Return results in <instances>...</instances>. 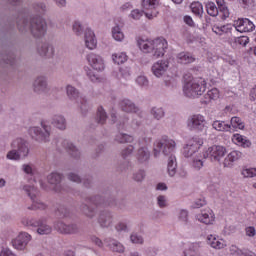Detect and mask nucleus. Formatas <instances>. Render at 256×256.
<instances>
[{"instance_id":"nucleus-18","label":"nucleus","mask_w":256,"mask_h":256,"mask_svg":"<svg viewBox=\"0 0 256 256\" xmlns=\"http://www.w3.org/2000/svg\"><path fill=\"white\" fill-rule=\"evenodd\" d=\"M47 180L50 185H53V189L56 193H61V191H63V187L61 186L63 176L60 173H51L50 175L47 176Z\"/></svg>"},{"instance_id":"nucleus-39","label":"nucleus","mask_w":256,"mask_h":256,"mask_svg":"<svg viewBox=\"0 0 256 256\" xmlns=\"http://www.w3.org/2000/svg\"><path fill=\"white\" fill-rule=\"evenodd\" d=\"M206 9L210 17H217L219 15V8H217V5H215L214 2H208L206 4Z\"/></svg>"},{"instance_id":"nucleus-25","label":"nucleus","mask_w":256,"mask_h":256,"mask_svg":"<svg viewBox=\"0 0 256 256\" xmlns=\"http://www.w3.org/2000/svg\"><path fill=\"white\" fill-rule=\"evenodd\" d=\"M50 123L53 127L59 129V131H65L67 129V119L61 114L52 116Z\"/></svg>"},{"instance_id":"nucleus-24","label":"nucleus","mask_w":256,"mask_h":256,"mask_svg":"<svg viewBox=\"0 0 256 256\" xmlns=\"http://www.w3.org/2000/svg\"><path fill=\"white\" fill-rule=\"evenodd\" d=\"M62 147L74 159H79L81 157V150H79V148H77V146H75L72 142H69V140H63Z\"/></svg>"},{"instance_id":"nucleus-41","label":"nucleus","mask_w":256,"mask_h":256,"mask_svg":"<svg viewBox=\"0 0 256 256\" xmlns=\"http://www.w3.org/2000/svg\"><path fill=\"white\" fill-rule=\"evenodd\" d=\"M66 93L69 99H72V100L79 99V90H77V88H75L74 86L67 85Z\"/></svg>"},{"instance_id":"nucleus-13","label":"nucleus","mask_w":256,"mask_h":256,"mask_svg":"<svg viewBox=\"0 0 256 256\" xmlns=\"http://www.w3.org/2000/svg\"><path fill=\"white\" fill-rule=\"evenodd\" d=\"M113 213L109 210H102L99 212L98 214V224L100 225V227H102V229H107L108 227H111V225H113Z\"/></svg>"},{"instance_id":"nucleus-63","label":"nucleus","mask_w":256,"mask_h":256,"mask_svg":"<svg viewBox=\"0 0 256 256\" xmlns=\"http://www.w3.org/2000/svg\"><path fill=\"white\" fill-rule=\"evenodd\" d=\"M22 170L24 173H26V175H33V165L31 164H23Z\"/></svg>"},{"instance_id":"nucleus-20","label":"nucleus","mask_w":256,"mask_h":256,"mask_svg":"<svg viewBox=\"0 0 256 256\" xmlns=\"http://www.w3.org/2000/svg\"><path fill=\"white\" fill-rule=\"evenodd\" d=\"M87 60L89 65L95 69V71H103L105 69V63L103 62V58L97 54H89L87 56Z\"/></svg>"},{"instance_id":"nucleus-42","label":"nucleus","mask_w":256,"mask_h":256,"mask_svg":"<svg viewBox=\"0 0 256 256\" xmlns=\"http://www.w3.org/2000/svg\"><path fill=\"white\" fill-rule=\"evenodd\" d=\"M56 215L60 217V219H64V217L71 215V211L65 205H60L56 210Z\"/></svg>"},{"instance_id":"nucleus-5","label":"nucleus","mask_w":256,"mask_h":256,"mask_svg":"<svg viewBox=\"0 0 256 256\" xmlns=\"http://www.w3.org/2000/svg\"><path fill=\"white\" fill-rule=\"evenodd\" d=\"M207 89V82L204 79L200 78L197 81H191L184 85V95L189 99H195L205 93Z\"/></svg>"},{"instance_id":"nucleus-61","label":"nucleus","mask_w":256,"mask_h":256,"mask_svg":"<svg viewBox=\"0 0 256 256\" xmlns=\"http://www.w3.org/2000/svg\"><path fill=\"white\" fill-rule=\"evenodd\" d=\"M225 29H226V26H217V25L212 26L213 33L219 36L223 35V33H226Z\"/></svg>"},{"instance_id":"nucleus-3","label":"nucleus","mask_w":256,"mask_h":256,"mask_svg":"<svg viewBox=\"0 0 256 256\" xmlns=\"http://www.w3.org/2000/svg\"><path fill=\"white\" fill-rule=\"evenodd\" d=\"M53 131V127L45 121L42 120L39 126H33L29 128V135L37 141L38 143H49L51 141V133Z\"/></svg>"},{"instance_id":"nucleus-32","label":"nucleus","mask_w":256,"mask_h":256,"mask_svg":"<svg viewBox=\"0 0 256 256\" xmlns=\"http://www.w3.org/2000/svg\"><path fill=\"white\" fill-rule=\"evenodd\" d=\"M136 157L139 163H147L151 158V153L147 147H142L138 149Z\"/></svg>"},{"instance_id":"nucleus-34","label":"nucleus","mask_w":256,"mask_h":256,"mask_svg":"<svg viewBox=\"0 0 256 256\" xmlns=\"http://www.w3.org/2000/svg\"><path fill=\"white\" fill-rule=\"evenodd\" d=\"M107 117L108 116L105 109L102 106L98 107L95 117L96 123H98L99 125H105V123L107 122Z\"/></svg>"},{"instance_id":"nucleus-26","label":"nucleus","mask_w":256,"mask_h":256,"mask_svg":"<svg viewBox=\"0 0 256 256\" xmlns=\"http://www.w3.org/2000/svg\"><path fill=\"white\" fill-rule=\"evenodd\" d=\"M84 201L85 203H91L95 207H104L105 205V197L99 194L86 196L84 197Z\"/></svg>"},{"instance_id":"nucleus-48","label":"nucleus","mask_w":256,"mask_h":256,"mask_svg":"<svg viewBox=\"0 0 256 256\" xmlns=\"http://www.w3.org/2000/svg\"><path fill=\"white\" fill-rule=\"evenodd\" d=\"M21 223L25 227H39V220H35L34 218H23Z\"/></svg>"},{"instance_id":"nucleus-12","label":"nucleus","mask_w":256,"mask_h":256,"mask_svg":"<svg viewBox=\"0 0 256 256\" xmlns=\"http://www.w3.org/2000/svg\"><path fill=\"white\" fill-rule=\"evenodd\" d=\"M201 145H203V140L198 138L189 140L188 143L184 146V157H193V155L199 151Z\"/></svg>"},{"instance_id":"nucleus-15","label":"nucleus","mask_w":256,"mask_h":256,"mask_svg":"<svg viewBox=\"0 0 256 256\" xmlns=\"http://www.w3.org/2000/svg\"><path fill=\"white\" fill-rule=\"evenodd\" d=\"M119 108L124 113H138L139 117H143V112H140L139 107L129 99H122L119 101Z\"/></svg>"},{"instance_id":"nucleus-10","label":"nucleus","mask_w":256,"mask_h":256,"mask_svg":"<svg viewBox=\"0 0 256 256\" xmlns=\"http://www.w3.org/2000/svg\"><path fill=\"white\" fill-rule=\"evenodd\" d=\"M32 89L37 95H43V93H49L51 87H49V81L46 76H38L32 83Z\"/></svg>"},{"instance_id":"nucleus-45","label":"nucleus","mask_w":256,"mask_h":256,"mask_svg":"<svg viewBox=\"0 0 256 256\" xmlns=\"http://www.w3.org/2000/svg\"><path fill=\"white\" fill-rule=\"evenodd\" d=\"M109 247L114 253H125V246L120 242L114 241L109 244Z\"/></svg>"},{"instance_id":"nucleus-16","label":"nucleus","mask_w":256,"mask_h":256,"mask_svg":"<svg viewBox=\"0 0 256 256\" xmlns=\"http://www.w3.org/2000/svg\"><path fill=\"white\" fill-rule=\"evenodd\" d=\"M37 53L40 57H43V59H53V57H55V47L47 43L40 44L37 47Z\"/></svg>"},{"instance_id":"nucleus-43","label":"nucleus","mask_w":256,"mask_h":256,"mask_svg":"<svg viewBox=\"0 0 256 256\" xmlns=\"http://www.w3.org/2000/svg\"><path fill=\"white\" fill-rule=\"evenodd\" d=\"M113 62L116 63V65H123L125 61H127V54L125 53H117L112 55Z\"/></svg>"},{"instance_id":"nucleus-55","label":"nucleus","mask_w":256,"mask_h":256,"mask_svg":"<svg viewBox=\"0 0 256 256\" xmlns=\"http://www.w3.org/2000/svg\"><path fill=\"white\" fill-rule=\"evenodd\" d=\"M216 3L220 11H222L224 17H229V10L227 9V7H225V0H216Z\"/></svg>"},{"instance_id":"nucleus-59","label":"nucleus","mask_w":256,"mask_h":256,"mask_svg":"<svg viewBox=\"0 0 256 256\" xmlns=\"http://www.w3.org/2000/svg\"><path fill=\"white\" fill-rule=\"evenodd\" d=\"M134 181H137L138 183H141L143 179H145V171L139 170L138 172L133 174Z\"/></svg>"},{"instance_id":"nucleus-6","label":"nucleus","mask_w":256,"mask_h":256,"mask_svg":"<svg viewBox=\"0 0 256 256\" xmlns=\"http://www.w3.org/2000/svg\"><path fill=\"white\" fill-rule=\"evenodd\" d=\"M24 191H26L28 197H30L32 201V205L27 207L29 211H37V209H39L40 211H45V209H47V205L39 201V199L37 198V195L39 193L37 191V188L27 185L24 186Z\"/></svg>"},{"instance_id":"nucleus-1","label":"nucleus","mask_w":256,"mask_h":256,"mask_svg":"<svg viewBox=\"0 0 256 256\" xmlns=\"http://www.w3.org/2000/svg\"><path fill=\"white\" fill-rule=\"evenodd\" d=\"M17 28L20 33H30L34 39H42L47 35V20L40 15L30 16L29 18L24 17L17 21Z\"/></svg>"},{"instance_id":"nucleus-50","label":"nucleus","mask_w":256,"mask_h":256,"mask_svg":"<svg viewBox=\"0 0 256 256\" xmlns=\"http://www.w3.org/2000/svg\"><path fill=\"white\" fill-rule=\"evenodd\" d=\"M203 159H205V156L194 157L192 160V167H194V169H197L199 171V169L203 167Z\"/></svg>"},{"instance_id":"nucleus-47","label":"nucleus","mask_w":256,"mask_h":256,"mask_svg":"<svg viewBox=\"0 0 256 256\" xmlns=\"http://www.w3.org/2000/svg\"><path fill=\"white\" fill-rule=\"evenodd\" d=\"M234 139L237 141V143H240L242 147H251V141H249L247 137L243 135L235 134Z\"/></svg>"},{"instance_id":"nucleus-2","label":"nucleus","mask_w":256,"mask_h":256,"mask_svg":"<svg viewBox=\"0 0 256 256\" xmlns=\"http://www.w3.org/2000/svg\"><path fill=\"white\" fill-rule=\"evenodd\" d=\"M138 47L143 51V53H152L154 59L158 57H163L165 55V49H167V40L163 38H157L153 41L139 39Z\"/></svg>"},{"instance_id":"nucleus-11","label":"nucleus","mask_w":256,"mask_h":256,"mask_svg":"<svg viewBox=\"0 0 256 256\" xmlns=\"http://www.w3.org/2000/svg\"><path fill=\"white\" fill-rule=\"evenodd\" d=\"M54 227L56 231L63 235H77V233L81 232V228L75 223L65 224L64 222H57Z\"/></svg>"},{"instance_id":"nucleus-27","label":"nucleus","mask_w":256,"mask_h":256,"mask_svg":"<svg viewBox=\"0 0 256 256\" xmlns=\"http://www.w3.org/2000/svg\"><path fill=\"white\" fill-rule=\"evenodd\" d=\"M85 45L88 49H95V47H97L95 32L89 28L85 31Z\"/></svg>"},{"instance_id":"nucleus-64","label":"nucleus","mask_w":256,"mask_h":256,"mask_svg":"<svg viewBox=\"0 0 256 256\" xmlns=\"http://www.w3.org/2000/svg\"><path fill=\"white\" fill-rule=\"evenodd\" d=\"M184 256H201V253L194 248H190L184 252Z\"/></svg>"},{"instance_id":"nucleus-36","label":"nucleus","mask_w":256,"mask_h":256,"mask_svg":"<svg viewBox=\"0 0 256 256\" xmlns=\"http://www.w3.org/2000/svg\"><path fill=\"white\" fill-rule=\"evenodd\" d=\"M178 63H181L182 65H188V63H193L195 61V58L186 52H181L177 56Z\"/></svg>"},{"instance_id":"nucleus-7","label":"nucleus","mask_w":256,"mask_h":256,"mask_svg":"<svg viewBox=\"0 0 256 256\" xmlns=\"http://www.w3.org/2000/svg\"><path fill=\"white\" fill-rule=\"evenodd\" d=\"M176 143L168 138H162L157 142L154 147V157H159L161 153L165 156L171 155L172 151H175Z\"/></svg>"},{"instance_id":"nucleus-14","label":"nucleus","mask_w":256,"mask_h":256,"mask_svg":"<svg viewBox=\"0 0 256 256\" xmlns=\"http://www.w3.org/2000/svg\"><path fill=\"white\" fill-rule=\"evenodd\" d=\"M29 241H31V235L27 232H21L14 240H12V245L14 249L23 251L29 244Z\"/></svg>"},{"instance_id":"nucleus-33","label":"nucleus","mask_w":256,"mask_h":256,"mask_svg":"<svg viewBox=\"0 0 256 256\" xmlns=\"http://www.w3.org/2000/svg\"><path fill=\"white\" fill-rule=\"evenodd\" d=\"M167 171L170 177H175L177 174V158L174 155H170L168 158Z\"/></svg>"},{"instance_id":"nucleus-52","label":"nucleus","mask_w":256,"mask_h":256,"mask_svg":"<svg viewBox=\"0 0 256 256\" xmlns=\"http://www.w3.org/2000/svg\"><path fill=\"white\" fill-rule=\"evenodd\" d=\"M80 105V111L82 113V115H87L88 111H89V104L87 103V99L85 98H80V102H78Z\"/></svg>"},{"instance_id":"nucleus-37","label":"nucleus","mask_w":256,"mask_h":256,"mask_svg":"<svg viewBox=\"0 0 256 256\" xmlns=\"http://www.w3.org/2000/svg\"><path fill=\"white\" fill-rule=\"evenodd\" d=\"M114 141L116 143H133L134 138L133 136L129 135V134H125V133H119L115 136Z\"/></svg>"},{"instance_id":"nucleus-57","label":"nucleus","mask_w":256,"mask_h":256,"mask_svg":"<svg viewBox=\"0 0 256 256\" xmlns=\"http://www.w3.org/2000/svg\"><path fill=\"white\" fill-rule=\"evenodd\" d=\"M243 177H256V168H246L242 170Z\"/></svg>"},{"instance_id":"nucleus-8","label":"nucleus","mask_w":256,"mask_h":256,"mask_svg":"<svg viewBox=\"0 0 256 256\" xmlns=\"http://www.w3.org/2000/svg\"><path fill=\"white\" fill-rule=\"evenodd\" d=\"M227 154V149L223 146H211L207 149L206 153H204V159H210V161H221L223 157Z\"/></svg>"},{"instance_id":"nucleus-49","label":"nucleus","mask_w":256,"mask_h":256,"mask_svg":"<svg viewBox=\"0 0 256 256\" xmlns=\"http://www.w3.org/2000/svg\"><path fill=\"white\" fill-rule=\"evenodd\" d=\"M230 123L234 129H245V124L239 117H232Z\"/></svg>"},{"instance_id":"nucleus-9","label":"nucleus","mask_w":256,"mask_h":256,"mask_svg":"<svg viewBox=\"0 0 256 256\" xmlns=\"http://www.w3.org/2000/svg\"><path fill=\"white\" fill-rule=\"evenodd\" d=\"M190 131H205L207 129V122L205 116L201 114L192 115L187 122Z\"/></svg>"},{"instance_id":"nucleus-44","label":"nucleus","mask_w":256,"mask_h":256,"mask_svg":"<svg viewBox=\"0 0 256 256\" xmlns=\"http://www.w3.org/2000/svg\"><path fill=\"white\" fill-rule=\"evenodd\" d=\"M112 37L115 41H123V39H125V34H123V31H121L119 26H116L112 29Z\"/></svg>"},{"instance_id":"nucleus-58","label":"nucleus","mask_w":256,"mask_h":256,"mask_svg":"<svg viewBox=\"0 0 256 256\" xmlns=\"http://www.w3.org/2000/svg\"><path fill=\"white\" fill-rule=\"evenodd\" d=\"M143 13L144 12L139 9H134L132 10L130 17H132V19H134L135 21H139V19L143 17Z\"/></svg>"},{"instance_id":"nucleus-30","label":"nucleus","mask_w":256,"mask_h":256,"mask_svg":"<svg viewBox=\"0 0 256 256\" xmlns=\"http://www.w3.org/2000/svg\"><path fill=\"white\" fill-rule=\"evenodd\" d=\"M53 231V228L47 224L46 220L39 219L37 234L38 235H49Z\"/></svg>"},{"instance_id":"nucleus-53","label":"nucleus","mask_w":256,"mask_h":256,"mask_svg":"<svg viewBox=\"0 0 256 256\" xmlns=\"http://www.w3.org/2000/svg\"><path fill=\"white\" fill-rule=\"evenodd\" d=\"M133 151H135V147L133 145H129L121 151V157L123 159H127L130 155H133Z\"/></svg>"},{"instance_id":"nucleus-23","label":"nucleus","mask_w":256,"mask_h":256,"mask_svg":"<svg viewBox=\"0 0 256 256\" xmlns=\"http://www.w3.org/2000/svg\"><path fill=\"white\" fill-rule=\"evenodd\" d=\"M88 202H81L79 205V211L87 219H95L97 217V208L87 204Z\"/></svg>"},{"instance_id":"nucleus-40","label":"nucleus","mask_w":256,"mask_h":256,"mask_svg":"<svg viewBox=\"0 0 256 256\" xmlns=\"http://www.w3.org/2000/svg\"><path fill=\"white\" fill-rule=\"evenodd\" d=\"M212 127L216 131H231V125L221 121H214Z\"/></svg>"},{"instance_id":"nucleus-29","label":"nucleus","mask_w":256,"mask_h":256,"mask_svg":"<svg viewBox=\"0 0 256 256\" xmlns=\"http://www.w3.org/2000/svg\"><path fill=\"white\" fill-rule=\"evenodd\" d=\"M207 243L208 245H210V247H212V249H225V247L227 246L225 244V241L219 240L217 237L213 235H209L207 237Z\"/></svg>"},{"instance_id":"nucleus-35","label":"nucleus","mask_w":256,"mask_h":256,"mask_svg":"<svg viewBox=\"0 0 256 256\" xmlns=\"http://www.w3.org/2000/svg\"><path fill=\"white\" fill-rule=\"evenodd\" d=\"M31 9L34 13L45 15V13H47V4H45V2H34L31 4Z\"/></svg>"},{"instance_id":"nucleus-31","label":"nucleus","mask_w":256,"mask_h":256,"mask_svg":"<svg viewBox=\"0 0 256 256\" xmlns=\"http://www.w3.org/2000/svg\"><path fill=\"white\" fill-rule=\"evenodd\" d=\"M15 53L8 52L7 54H0V65H10L13 67L15 65Z\"/></svg>"},{"instance_id":"nucleus-46","label":"nucleus","mask_w":256,"mask_h":256,"mask_svg":"<svg viewBox=\"0 0 256 256\" xmlns=\"http://www.w3.org/2000/svg\"><path fill=\"white\" fill-rule=\"evenodd\" d=\"M190 9L194 15H203V4H201V2H193L190 5Z\"/></svg>"},{"instance_id":"nucleus-62","label":"nucleus","mask_w":256,"mask_h":256,"mask_svg":"<svg viewBox=\"0 0 256 256\" xmlns=\"http://www.w3.org/2000/svg\"><path fill=\"white\" fill-rule=\"evenodd\" d=\"M69 181H72L73 183H81V176L75 173H69L68 174Z\"/></svg>"},{"instance_id":"nucleus-22","label":"nucleus","mask_w":256,"mask_h":256,"mask_svg":"<svg viewBox=\"0 0 256 256\" xmlns=\"http://www.w3.org/2000/svg\"><path fill=\"white\" fill-rule=\"evenodd\" d=\"M196 219L200 221V223H204V225H213L215 222V214L213 210H203L200 214L196 215Z\"/></svg>"},{"instance_id":"nucleus-56","label":"nucleus","mask_w":256,"mask_h":256,"mask_svg":"<svg viewBox=\"0 0 256 256\" xmlns=\"http://www.w3.org/2000/svg\"><path fill=\"white\" fill-rule=\"evenodd\" d=\"M207 97L212 99V101H217L219 99V90L217 88H213L207 92Z\"/></svg>"},{"instance_id":"nucleus-38","label":"nucleus","mask_w":256,"mask_h":256,"mask_svg":"<svg viewBox=\"0 0 256 256\" xmlns=\"http://www.w3.org/2000/svg\"><path fill=\"white\" fill-rule=\"evenodd\" d=\"M150 115L157 121H160V119H163L165 117V110H163L162 107H153L150 110Z\"/></svg>"},{"instance_id":"nucleus-17","label":"nucleus","mask_w":256,"mask_h":256,"mask_svg":"<svg viewBox=\"0 0 256 256\" xmlns=\"http://www.w3.org/2000/svg\"><path fill=\"white\" fill-rule=\"evenodd\" d=\"M236 31L240 33H249L255 29V24L247 18H242L236 21L235 23Z\"/></svg>"},{"instance_id":"nucleus-60","label":"nucleus","mask_w":256,"mask_h":256,"mask_svg":"<svg viewBox=\"0 0 256 256\" xmlns=\"http://www.w3.org/2000/svg\"><path fill=\"white\" fill-rule=\"evenodd\" d=\"M157 203H158V207H160L161 209H164V207H167V197L163 195H159L157 197Z\"/></svg>"},{"instance_id":"nucleus-54","label":"nucleus","mask_w":256,"mask_h":256,"mask_svg":"<svg viewBox=\"0 0 256 256\" xmlns=\"http://www.w3.org/2000/svg\"><path fill=\"white\" fill-rule=\"evenodd\" d=\"M73 32L75 35H83V25L79 21H75L72 25Z\"/></svg>"},{"instance_id":"nucleus-28","label":"nucleus","mask_w":256,"mask_h":256,"mask_svg":"<svg viewBox=\"0 0 256 256\" xmlns=\"http://www.w3.org/2000/svg\"><path fill=\"white\" fill-rule=\"evenodd\" d=\"M238 159H241V152L232 151L225 157L223 165L224 167H233V163L238 161Z\"/></svg>"},{"instance_id":"nucleus-21","label":"nucleus","mask_w":256,"mask_h":256,"mask_svg":"<svg viewBox=\"0 0 256 256\" xmlns=\"http://www.w3.org/2000/svg\"><path fill=\"white\" fill-rule=\"evenodd\" d=\"M167 69H169V61H158L153 64L152 73L155 75V77H163V75L167 73Z\"/></svg>"},{"instance_id":"nucleus-19","label":"nucleus","mask_w":256,"mask_h":256,"mask_svg":"<svg viewBox=\"0 0 256 256\" xmlns=\"http://www.w3.org/2000/svg\"><path fill=\"white\" fill-rule=\"evenodd\" d=\"M159 5L158 0H143L142 1V7L143 9H153L151 12H146L145 16L147 19H153L159 15V11L155 10V7Z\"/></svg>"},{"instance_id":"nucleus-4","label":"nucleus","mask_w":256,"mask_h":256,"mask_svg":"<svg viewBox=\"0 0 256 256\" xmlns=\"http://www.w3.org/2000/svg\"><path fill=\"white\" fill-rule=\"evenodd\" d=\"M11 148L6 157L12 161H19L22 157L29 155V142L23 138H16L11 143Z\"/></svg>"},{"instance_id":"nucleus-51","label":"nucleus","mask_w":256,"mask_h":256,"mask_svg":"<svg viewBox=\"0 0 256 256\" xmlns=\"http://www.w3.org/2000/svg\"><path fill=\"white\" fill-rule=\"evenodd\" d=\"M130 241H131V243H134L135 245H143L145 240L143 239V236H141L137 233H132L130 235Z\"/></svg>"}]
</instances>
